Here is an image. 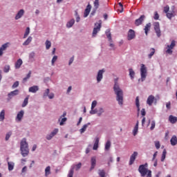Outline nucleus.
<instances>
[{
	"label": "nucleus",
	"instance_id": "ea45409f",
	"mask_svg": "<svg viewBox=\"0 0 177 177\" xmlns=\"http://www.w3.org/2000/svg\"><path fill=\"white\" fill-rule=\"evenodd\" d=\"M5 120V110H2L0 113V121Z\"/></svg>",
	"mask_w": 177,
	"mask_h": 177
},
{
	"label": "nucleus",
	"instance_id": "e2e57ef3",
	"mask_svg": "<svg viewBox=\"0 0 177 177\" xmlns=\"http://www.w3.org/2000/svg\"><path fill=\"white\" fill-rule=\"evenodd\" d=\"M57 132H59V129H54L51 133L55 136V135H57Z\"/></svg>",
	"mask_w": 177,
	"mask_h": 177
},
{
	"label": "nucleus",
	"instance_id": "9b49d317",
	"mask_svg": "<svg viewBox=\"0 0 177 177\" xmlns=\"http://www.w3.org/2000/svg\"><path fill=\"white\" fill-rule=\"evenodd\" d=\"M136 157H138V152L134 151L133 153L131 156L130 160H129V165H132L133 162H135V160H136Z\"/></svg>",
	"mask_w": 177,
	"mask_h": 177
},
{
	"label": "nucleus",
	"instance_id": "4be33fe9",
	"mask_svg": "<svg viewBox=\"0 0 177 177\" xmlns=\"http://www.w3.org/2000/svg\"><path fill=\"white\" fill-rule=\"evenodd\" d=\"M170 143L171 146H176L177 145V138L176 136H173L170 140Z\"/></svg>",
	"mask_w": 177,
	"mask_h": 177
},
{
	"label": "nucleus",
	"instance_id": "e433bc0d",
	"mask_svg": "<svg viewBox=\"0 0 177 177\" xmlns=\"http://www.w3.org/2000/svg\"><path fill=\"white\" fill-rule=\"evenodd\" d=\"M48 175H50V166H48L45 169V176H48Z\"/></svg>",
	"mask_w": 177,
	"mask_h": 177
},
{
	"label": "nucleus",
	"instance_id": "473e14b6",
	"mask_svg": "<svg viewBox=\"0 0 177 177\" xmlns=\"http://www.w3.org/2000/svg\"><path fill=\"white\" fill-rule=\"evenodd\" d=\"M93 5H94V8L95 9V10H97V9H99V6H100V3L99 0H95L93 2Z\"/></svg>",
	"mask_w": 177,
	"mask_h": 177
},
{
	"label": "nucleus",
	"instance_id": "2f4dec72",
	"mask_svg": "<svg viewBox=\"0 0 177 177\" xmlns=\"http://www.w3.org/2000/svg\"><path fill=\"white\" fill-rule=\"evenodd\" d=\"M111 147V142L110 140H108L105 144V150L106 151H109L110 150V148Z\"/></svg>",
	"mask_w": 177,
	"mask_h": 177
},
{
	"label": "nucleus",
	"instance_id": "c756f323",
	"mask_svg": "<svg viewBox=\"0 0 177 177\" xmlns=\"http://www.w3.org/2000/svg\"><path fill=\"white\" fill-rule=\"evenodd\" d=\"M74 23H75V20L74 19H71L67 24H66V27L68 28H71L72 26H74Z\"/></svg>",
	"mask_w": 177,
	"mask_h": 177
},
{
	"label": "nucleus",
	"instance_id": "ddd939ff",
	"mask_svg": "<svg viewBox=\"0 0 177 177\" xmlns=\"http://www.w3.org/2000/svg\"><path fill=\"white\" fill-rule=\"evenodd\" d=\"M91 168L90 171H92L93 169H95V167H96V157L93 156L91 159Z\"/></svg>",
	"mask_w": 177,
	"mask_h": 177
},
{
	"label": "nucleus",
	"instance_id": "de8ad7c7",
	"mask_svg": "<svg viewBox=\"0 0 177 177\" xmlns=\"http://www.w3.org/2000/svg\"><path fill=\"white\" fill-rule=\"evenodd\" d=\"M156 128V121L153 120L151 123V127L150 129L151 131H153Z\"/></svg>",
	"mask_w": 177,
	"mask_h": 177
},
{
	"label": "nucleus",
	"instance_id": "69168bd1",
	"mask_svg": "<svg viewBox=\"0 0 177 177\" xmlns=\"http://www.w3.org/2000/svg\"><path fill=\"white\" fill-rule=\"evenodd\" d=\"M97 114V110L96 109H91L90 111V114Z\"/></svg>",
	"mask_w": 177,
	"mask_h": 177
},
{
	"label": "nucleus",
	"instance_id": "13d9d810",
	"mask_svg": "<svg viewBox=\"0 0 177 177\" xmlns=\"http://www.w3.org/2000/svg\"><path fill=\"white\" fill-rule=\"evenodd\" d=\"M155 147L157 149H160V147H161V145H160L159 141L155 142Z\"/></svg>",
	"mask_w": 177,
	"mask_h": 177
},
{
	"label": "nucleus",
	"instance_id": "f8f14e48",
	"mask_svg": "<svg viewBox=\"0 0 177 177\" xmlns=\"http://www.w3.org/2000/svg\"><path fill=\"white\" fill-rule=\"evenodd\" d=\"M9 45H10V43L7 42L4 44H3L1 48H0V56H2V55H3V50H5L6 49H8V48H9Z\"/></svg>",
	"mask_w": 177,
	"mask_h": 177
},
{
	"label": "nucleus",
	"instance_id": "bf43d9fd",
	"mask_svg": "<svg viewBox=\"0 0 177 177\" xmlns=\"http://www.w3.org/2000/svg\"><path fill=\"white\" fill-rule=\"evenodd\" d=\"M9 70H10V66H6L4 67L3 71H4V73H9Z\"/></svg>",
	"mask_w": 177,
	"mask_h": 177
},
{
	"label": "nucleus",
	"instance_id": "423d86ee",
	"mask_svg": "<svg viewBox=\"0 0 177 177\" xmlns=\"http://www.w3.org/2000/svg\"><path fill=\"white\" fill-rule=\"evenodd\" d=\"M154 30L156 31V33L157 35V37L160 38L161 37V30H160V23L159 22H155L153 24Z\"/></svg>",
	"mask_w": 177,
	"mask_h": 177
},
{
	"label": "nucleus",
	"instance_id": "f03ea898",
	"mask_svg": "<svg viewBox=\"0 0 177 177\" xmlns=\"http://www.w3.org/2000/svg\"><path fill=\"white\" fill-rule=\"evenodd\" d=\"M20 150L23 157H27L28 156L30 150L28 149V143H27L26 138H23L21 141Z\"/></svg>",
	"mask_w": 177,
	"mask_h": 177
},
{
	"label": "nucleus",
	"instance_id": "6ab92c4d",
	"mask_svg": "<svg viewBox=\"0 0 177 177\" xmlns=\"http://www.w3.org/2000/svg\"><path fill=\"white\" fill-rule=\"evenodd\" d=\"M24 15V10H20L15 16V20H19V19H21Z\"/></svg>",
	"mask_w": 177,
	"mask_h": 177
},
{
	"label": "nucleus",
	"instance_id": "680f3d73",
	"mask_svg": "<svg viewBox=\"0 0 177 177\" xmlns=\"http://www.w3.org/2000/svg\"><path fill=\"white\" fill-rule=\"evenodd\" d=\"M53 135L50 133L49 135H47L46 136V139L47 140H50V139H52V138H53Z\"/></svg>",
	"mask_w": 177,
	"mask_h": 177
},
{
	"label": "nucleus",
	"instance_id": "49530a36",
	"mask_svg": "<svg viewBox=\"0 0 177 177\" xmlns=\"http://www.w3.org/2000/svg\"><path fill=\"white\" fill-rule=\"evenodd\" d=\"M97 104V101L96 100L93 101L91 104V110H93V109L96 107Z\"/></svg>",
	"mask_w": 177,
	"mask_h": 177
},
{
	"label": "nucleus",
	"instance_id": "5701e85b",
	"mask_svg": "<svg viewBox=\"0 0 177 177\" xmlns=\"http://www.w3.org/2000/svg\"><path fill=\"white\" fill-rule=\"evenodd\" d=\"M150 28H151V23L147 24L144 28L146 35H147L149 31H150Z\"/></svg>",
	"mask_w": 177,
	"mask_h": 177
},
{
	"label": "nucleus",
	"instance_id": "a19ab883",
	"mask_svg": "<svg viewBox=\"0 0 177 177\" xmlns=\"http://www.w3.org/2000/svg\"><path fill=\"white\" fill-rule=\"evenodd\" d=\"M30 77H31V71H30L28 72V75H26V77L23 79V82H27V80H29V78H30Z\"/></svg>",
	"mask_w": 177,
	"mask_h": 177
},
{
	"label": "nucleus",
	"instance_id": "774afa93",
	"mask_svg": "<svg viewBox=\"0 0 177 177\" xmlns=\"http://www.w3.org/2000/svg\"><path fill=\"white\" fill-rule=\"evenodd\" d=\"M17 86H19V82H15L12 85V88H17Z\"/></svg>",
	"mask_w": 177,
	"mask_h": 177
},
{
	"label": "nucleus",
	"instance_id": "4c0bfd02",
	"mask_svg": "<svg viewBox=\"0 0 177 177\" xmlns=\"http://www.w3.org/2000/svg\"><path fill=\"white\" fill-rule=\"evenodd\" d=\"M46 49L49 50L50 49V46H52V43L49 40L46 41Z\"/></svg>",
	"mask_w": 177,
	"mask_h": 177
},
{
	"label": "nucleus",
	"instance_id": "cd10ccee",
	"mask_svg": "<svg viewBox=\"0 0 177 177\" xmlns=\"http://www.w3.org/2000/svg\"><path fill=\"white\" fill-rule=\"evenodd\" d=\"M99 140H100L99 138L97 137L95 138V141L93 149L96 150L97 149L99 148Z\"/></svg>",
	"mask_w": 177,
	"mask_h": 177
},
{
	"label": "nucleus",
	"instance_id": "a18cd8bd",
	"mask_svg": "<svg viewBox=\"0 0 177 177\" xmlns=\"http://www.w3.org/2000/svg\"><path fill=\"white\" fill-rule=\"evenodd\" d=\"M99 175L100 177H105L106 176V172H104V170H99Z\"/></svg>",
	"mask_w": 177,
	"mask_h": 177
},
{
	"label": "nucleus",
	"instance_id": "bb28decb",
	"mask_svg": "<svg viewBox=\"0 0 177 177\" xmlns=\"http://www.w3.org/2000/svg\"><path fill=\"white\" fill-rule=\"evenodd\" d=\"M17 95H19V90L17 89L8 93V97L12 98V96H16Z\"/></svg>",
	"mask_w": 177,
	"mask_h": 177
},
{
	"label": "nucleus",
	"instance_id": "8fccbe9b",
	"mask_svg": "<svg viewBox=\"0 0 177 177\" xmlns=\"http://www.w3.org/2000/svg\"><path fill=\"white\" fill-rule=\"evenodd\" d=\"M49 92H50L49 88L46 89V91L43 95L44 97H46L49 96Z\"/></svg>",
	"mask_w": 177,
	"mask_h": 177
},
{
	"label": "nucleus",
	"instance_id": "052dcab7",
	"mask_svg": "<svg viewBox=\"0 0 177 177\" xmlns=\"http://www.w3.org/2000/svg\"><path fill=\"white\" fill-rule=\"evenodd\" d=\"M34 57H35V53H34V52L30 53L29 55V58L34 59Z\"/></svg>",
	"mask_w": 177,
	"mask_h": 177
},
{
	"label": "nucleus",
	"instance_id": "603ef678",
	"mask_svg": "<svg viewBox=\"0 0 177 177\" xmlns=\"http://www.w3.org/2000/svg\"><path fill=\"white\" fill-rule=\"evenodd\" d=\"M153 19L154 20H158V19H160V15H158V12H157V11L154 12Z\"/></svg>",
	"mask_w": 177,
	"mask_h": 177
},
{
	"label": "nucleus",
	"instance_id": "c85d7f7f",
	"mask_svg": "<svg viewBox=\"0 0 177 177\" xmlns=\"http://www.w3.org/2000/svg\"><path fill=\"white\" fill-rule=\"evenodd\" d=\"M89 125H91V123H87L86 124H84L82 129H80V133H84V132H85V131H86V128H88V127H89Z\"/></svg>",
	"mask_w": 177,
	"mask_h": 177
},
{
	"label": "nucleus",
	"instance_id": "f257e3e1",
	"mask_svg": "<svg viewBox=\"0 0 177 177\" xmlns=\"http://www.w3.org/2000/svg\"><path fill=\"white\" fill-rule=\"evenodd\" d=\"M113 91L116 95V100L118 102V104L122 106L124 103V93L122 90L120 88V85H118V82H117V80L115 81Z\"/></svg>",
	"mask_w": 177,
	"mask_h": 177
},
{
	"label": "nucleus",
	"instance_id": "338daca9",
	"mask_svg": "<svg viewBox=\"0 0 177 177\" xmlns=\"http://www.w3.org/2000/svg\"><path fill=\"white\" fill-rule=\"evenodd\" d=\"M48 99H53V97H55V94L51 93L48 95Z\"/></svg>",
	"mask_w": 177,
	"mask_h": 177
},
{
	"label": "nucleus",
	"instance_id": "6e6d98bb",
	"mask_svg": "<svg viewBox=\"0 0 177 177\" xmlns=\"http://www.w3.org/2000/svg\"><path fill=\"white\" fill-rule=\"evenodd\" d=\"M12 136V131L8 132L6 136V140H9V138Z\"/></svg>",
	"mask_w": 177,
	"mask_h": 177
},
{
	"label": "nucleus",
	"instance_id": "3c124183",
	"mask_svg": "<svg viewBox=\"0 0 177 177\" xmlns=\"http://www.w3.org/2000/svg\"><path fill=\"white\" fill-rule=\"evenodd\" d=\"M57 60V56L55 55L51 61L52 66H55V62Z\"/></svg>",
	"mask_w": 177,
	"mask_h": 177
},
{
	"label": "nucleus",
	"instance_id": "7c9ffc66",
	"mask_svg": "<svg viewBox=\"0 0 177 177\" xmlns=\"http://www.w3.org/2000/svg\"><path fill=\"white\" fill-rule=\"evenodd\" d=\"M28 99H30V95H27V97L24 99L21 107H26V106L28 104Z\"/></svg>",
	"mask_w": 177,
	"mask_h": 177
},
{
	"label": "nucleus",
	"instance_id": "39448f33",
	"mask_svg": "<svg viewBox=\"0 0 177 177\" xmlns=\"http://www.w3.org/2000/svg\"><path fill=\"white\" fill-rule=\"evenodd\" d=\"M95 27L93 30V37H96V34L100 31V28H102V21H100V23H97L95 24Z\"/></svg>",
	"mask_w": 177,
	"mask_h": 177
},
{
	"label": "nucleus",
	"instance_id": "2eb2a0df",
	"mask_svg": "<svg viewBox=\"0 0 177 177\" xmlns=\"http://www.w3.org/2000/svg\"><path fill=\"white\" fill-rule=\"evenodd\" d=\"M91 9H92V6L88 4L84 10V17H88V16H89V13H91Z\"/></svg>",
	"mask_w": 177,
	"mask_h": 177
},
{
	"label": "nucleus",
	"instance_id": "b1692460",
	"mask_svg": "<svg viewBox=\"0 0 177 177\" xmlns=\"http://www.w3.org/2000/svg\"><path fill=\"white\" fill-rule=\"evenodd\" d=\"M169 121L171 122V124H176V122H177V118L171 115L169 117Z\"/></svg>",
	"mask_w": 177,
	"mask_h": 177
},
{
	"label": "nucleus",
	"instance_id": "aec40b11",
	"mask_svg": "<svg viewBox=\"0 0 177 177\" xmlns=\"http://www.w3.org/2000/svg\"><path fill=\"white\" fill-rule=\"evenodd\" d=\"M138 129H139V121H137V122L134 127V129L133 130V136H136Z\"/></svg>",
	"mask_w": 177,
	"mask_h": 177
},
{
	"label": "nucleus",
	"instance_id": "f3484780",
	"mask_svg": "<svg viewBox=\"0 0 177 177\" xmlns=\"http://www.w3.org/2000/svg\"><path fill=\"white\" fill-rule=\"evenodd\" d=\"M155 100H156V97L153 95H149L147 100V104H149V106H151V104H153V102H154Z\"/></svg>",
	"mask_w": 177,
	"mask_h": 177
},
{
	"label": "nucleus",
	"instance_id": "393cba45",
	"mask_svg": "<svg viewBox=\"0 0 177 177\" xmlns=\"http://www.w3.org/2000/svg\"><path fill=\"white\" fill-rule=\"evenodd\" d=\"M31 41H32V37L31 36H29L28 39L23 43L24 46H27V45H30Z\"/></svg>",
	"mask_w": 177,
	"mask_h": 177
},
{
	"label": "nucleus",
	"instance_id": "4468645a",
	"mask_svg": "<svg viewBox=\"0 0 177 177\" xmlns=\"http://www.w3.org/2000/svg\"><path fill=\"white\" fill-rule=\"evenodd\" d=\"M103 73H104V70L102 69L98 71L97 75V82H100L102 80H103Z\"/></svg>",
	"mask_w": 177,
	"mask_h": 177
},
{
	"label": "nucleus",
	"instance_id": "6e6552de",
	"mask_svg": "<svg viewBox=\"0 0 177 177\" xmlns=\"http://www.w3.org/2000/svg\"><path fill=\"white\" fill-rule=\"evenodd\" d=\"M145 19H146V16L141 15L138 19H136L135 25L138 27L140 26L143 21H145Z\"/></svg>",
	"mask_w": 177,
	"mask_h": 177
},
{
	"label": "nucleus",
	"instance_id": "79ce46f5",
	"mask_svg": "<svg viewBox=\"0 0 177 177\" xmlns=\"http://www.w3.org/2000/svg\"><path fill=\"white\" fill-rule=\"evenodd\" d=\"M103 113H104V109H103V108H100L99 111H97V115L98 117H100V115H102Z\"/></svg>",
	"mask_w": 177,
	"mask_h": 177
},
{
	"label": "nucleus",
	"instance_id": "20e7f679",
	"mask_svg": "<svg viewBox=\"0 0 177 177\" xmlns=\"http://www.w3.org/2000/svg\"><path fill=\"white\" fill-rule=\"evenodd\" d=\"M140 74H141V81L143 82L146 80V77H147V68H146V66L145 64H141L140 68Z\"/></svg>",
	"mask_w": 177,
	"mask_h": 177
},
{
	"label": "nucleus",
	"instance_id": "864d4df0",
	"mask_svg": "<svg viewBox=\"0 0 177 177\" xmlns=\"http://www.w3.org/2000/svg\"><path fill=\"white\" fill-rule=\"evenodd\" d=\"M81 167H82V163L79 162L77 165H75V171H78Z\"/></svg>",
	"mask_w": 177,
	"mask_h": 177
},
{
	"label": "nucleus",
	"instance_id": "9d476101",
	"mask_svg": "<svg viewBox=\"0 0 177 177\" xmlns=\"http://www.w3.org/2000/svg\"><path fill=\"white\" fill-rule=\"evenodd\" d=\"M136 37L135 35V30L130 29L128 32V35H127V39L128 41H131V39H133Z\"/></svg>",
	"mask_w": 177,
	"mask_h": 177
},
{
	"label": "nucleus",
	"instance_id": "5fc2aeb1",
	"mask_svg": "<svg viewBox=\"0 0 177 177\" xmlns=\"http://www.w3.org/2000/svg\"><path fill=\"white\" fill-rule=\"evenodd\" d=\"M106 37L109 39V42H112L111 33H110V32H106Z\"/></svg>",
	"mask_w": 177,
	"mask_h": 177
},
{
	"label": "nucleus",
	"instance_id": "0e129e2a",
	"mask_svg": "<svg viewBox=\"0 0 177 177\" xmlns=\"http://www.w3.org/2000/svg\"><path fill=\"white\" fill-rule=\"evenodd\" d=\"M141 115H142V117H145V115H146V109H142L141 110Z\"/></svg>",
	"mask_w": 177,
	"mask_h": 177
},
{
	"label": "nucleus",
	"instance_id": "412c9836",
	"mask_svg": "<svg viewBox=\"0 0 177 177\" xmlns=\"http://www.w3.org/2000/svg\"><path fill=\"white\" fill-rule=\"evenodd\" d=\"M136 106L137 107L138 115H139V112L140 111V104L139 102V97L136 98Z\"/></svg>",
	"mask_w": 177,
	"mask_h": 177
},
{
	"label": "nucleus",
	"instance_id": "0eeeda50",
	"mask_svg": "<svg viewBox=\"0 0 177 177\" xmlns=\"http://www.w3.org/2000/svg\"><path fill=\"white\" fill-rule=\"evenodd\" d=\"M176 45V41L175 40H172L171 44L167 46V48H169L166 50V53H167L169 55H172V49L175 48Z\"/></svg>",
	"mask_w": 177,
	"mask_h": 177
},
{
	"label": "nucleus",
	"instance_id": "72a5a7b5",
	"mask_svg": "<svg viewBox=\"0 0 177 177\" xmlns=\"http://www.w3.org/2000/svg\"><path fill=\"white\" fill-rule=\"evenodd\" d=\"M8 170L13 171V169L15 168V163L12 162H8Z\"/></svg>",
	"mask_w": 177,
	"mask_h": 177
},
{
	"label": "nucleus",
	"instance_id": "58836bf2",
	"mask_svg": "<svg viewBox=\"0 0 177 177\" xmlns=\"http://www.w3.org/2000/svg\"><path fill=\"white\" fill-rule=\"evenodd\" d=\"M29 34H30V28L28 27V28H26V32H25V33H24V37H23V38L25 39V38H26L27 37H28Z\"/></svg>",
	"mask_w": 177,
	"mask_h": 177
},
{
	"label": "nucleus",
	"instance_id": "a878e982",
	"mask_svg": "<svg viewBox=\"0 0 177 177\" xmlns=\"http://www.w3.org/2000/svg\"><path fill=\"white\" fill-rule=\"evenodd\" d=\"M21 64H23V60H21V59H19L15 63V68H20V67H21Z\"/></svg>",
	"mask_w": 177,
	"mask_h": 177
},
{
	"label": "nucleus",
	"instance_id": "dca6fc26",
	"mask_svg": "<svg viewBox=\"0 0 177 177\" xmlns=\"http://www.w3.org/2000/svg\"><path fill=\"white\" fill-rule=\"evenodd\" d=\"M38 91H39V87H38V86H32L28 89V92H30V93H37Z\"/></svg>",
	"mask_w": 177,
	"mask_h": 177
},
{
	"label": "nucleus",
	"instance_id": "c03bdc74",
	"mask_svg": "<svg viewBox=\"0 0 177 177\" xmlns=\"http://www.w3.org/2000/svg\"><path fill=\"white\" fill-rule=\"evenodd\" d=\"M167 156V151L165 149L163 150L162 157H161V161H164L165 160V157Z\"/></svg>",
	"mask_w": 177,
	"mask_h": 177
},
{
	"label": "nucleus",
	"instance_id": "1a4fd4ad",
	"mask_svg": "<svg viewBox=\"0 0 177 177\" xmlns=\"http://www.w3.org/2000/svg\"><path fill=\"white\" fill-rule=\"evenodd\" d=\"M166 16H167V19H169V20H171V19H172V17H175V6H173L171 8V10L169 11L166 14Z\"/></svg>",
	"mask_w": 177,
	"mask_h": 177
},
{
	"label": "nucleus",
	"instance_id": "4d7b16f0",
	"mask_svg": "<svg viewBox=\"0 0 177 177\" xmlns=\"http://www.w3.org/2000/svg\"><path fill=\"white\" fill-rule=\"evenodd\" d=\"M66 121H67V118H63L61 120V122L59 123V125H64V122H66Z\"/></svg>",
	"mask_w": 177,
	"mask_h": 177
},
{
	"label": "nucleus",
	"instance_id": "09e8293b",
	"mask_svg": "<svg viewBox=\"0 0 177 177\" xmlns=\"http://www.w3.org/2000/svg\"><path fill=\"white\" fill-rule=\"evenodd\" d=\"M163 12L167 15L169 12V6H165L163 9Z\"/></svg>",
	"mask_w": 177,
	"mask_h": 177
},
{
	"label": "nucleus",
	"instance_id": "37998d69",
	"mask_svg": "<svg viewBox=\"0 0 177 177\" xmlns=\"http://www.w3.org/2000/svg\"><path fill=\"white\" fill-rule=\"evenodd\" d=\"M73 176H74V167H73L69 170V172L68 174V177H73Z\"/></svg>",
	"mask_w": 177,
	"mask_h": 177
},
{
	"label": "nucleus",
	"instance_id": "7ed1b4c3",
	"mask_svg": "<svg viewBox=\"0 0 177 177\" xmlns=\"http://www.w3.org/2000/svg\"><path fill=\"white\" fill-rule=\"evenodd\" d=\"M147 163L145 165H140L138 168V172H140L142 177H151V170H149Z\"/></svg>",
	"mask_w": 177,
	"mask_h": 177
},
{
	"label": "nucleus",
	"instance_id": "f704fd0d",
	"mask_svg": "<svg viewBox=\"0 0 177 177\" xmlns=\"http://www.w3.org/2000/svg\"><path fill=\"white\" fill-rule=\"evenodd\" d=\"M150 54L148 55V57L149 59H151V57H153V56H154V53H156V49H154L153 48L150 49Z\"/></svg>",
	"mask_w": 177,
	"mask_h": 177
},
{
	"label": "nucleus",
	"instance_id": "a211bd4d",
	"mask_svg": "<svg viewBox=\"0 0 177 177\" xmlns=\"http://www.w3.org/2000/svg\"><path fill=\"white\" fill-rule=\"evenodd\" d=\"M24 116V111H19L17 115V118H16L17 121L20 122V121H21V119L23 118Z\"/></svg>",
	"mask_w": 177,
	"mask_h": 177
},
{
	"label": "nucleus",
	"instance_id": "c9c22d12",
	"mask_svg": "<svg viewBox=\"0 0 177 177\" xmlns=\"http://www.w3.org/2000/svg\"><path fill=\"white\" fill-rule=\"evenodd\" d=\"M129 76L131 77V80H133L135 78V71H133V69L129 68Z\"/></svg>",
	"mask_w": 177,
	"mask_h": 177
}]
</instances>
